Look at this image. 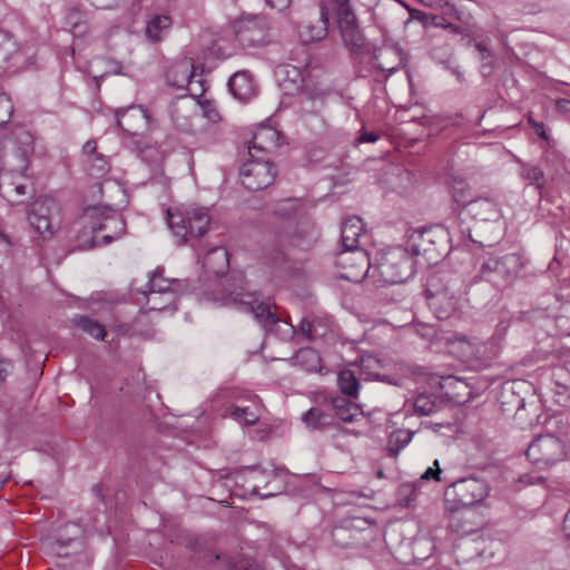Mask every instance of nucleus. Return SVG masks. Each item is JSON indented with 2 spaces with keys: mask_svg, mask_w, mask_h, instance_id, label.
<instances>
[{
  "mask_svg": "<svg viewBox=\"0 0 570 570\" xmlns=\"http://www.w3.org/2000/svg\"><path fill=\"white\" fill-rule=\"evenodd\" d=\"M230 92L240 101H247L256 94V85L248 71L235 72L228 81Z\"/></svg>",
  "mask_w": 570,
  "mask_h": 570,
  "instance_id": "b1692460",
  "label": "nucleus"
},
{
  "mask_svg": "<svg viewBox=\"0 0 570 570\" xmlns=\"http://www.w3.org/2000/svg\"><path fill=\"white\" fill-rule=\"evenodd\" d=\"M299 332L307 340H316L326 335L331 328L330 321L318 316L309 318H303L299 323Z\"/></svg>",
  "mask_w": 570,
  "mask_h": 570,
  "instance_id": "c85d7f7f",
  "label": "nucleus"
},
{
  "mask_svg": "<svg viewBox=\"0 0 570 570\" xmlns=\"http://www.w3.org/2000/svg\"><path fill=\"white\" fill-rule=\"evenodd\" d=\"M509 326H510L509 321H501L495 327V332L491 338V342L493 344H497L498 342H500L504 337Z\"/></svg>",
  "mask_w": 570,
  "mask_h": 570,
  "instance_id": "5fc2aeb1",
  "label": "nucleus"
},
{
  "mask_svg": "<svg viewBox=\"0 0 570 570\" xmlns=\"http://www.w3.org/2000/svg\"><path fill=\"white\" fill-rule=\"evenodd\" d=\"M448 283L440 287L435 278H432L425 291L429 306L439 320L450 318L458 307L460 286Z\"/></svg>",
  "mask_w": 570,
  "mask_h": 570,
  "instance_id": "4468645a",
  "label": "nucleus"
},
{
  "mask_svg": "<svg viewBox=\"0 0 570 570\" xmlns=\"http://www.w3.org/2000/svg\"><path fill=\"white\" fill-rule=\"evenodd\" d=\"M416 487L413 483H402L397 490L399 504L406 508L415 500Z\"/></svg>",
  "mask_w": 570,
  "mask_h": 570,
  "instance_id": "49530a36",
  "label": "nucleus"
},
{
  "mask_svg": "<svg viewBox=\"0 0 570 570\" xmlns=\"http://www.w3.org/2000/svg\"><path fill=\"white\" fill-rule=\"evenodd\" d=\"M453 493L458 503L470 507L481 502L489 493L487 482L478 478H466L454 482L446 494Z\"/></svg>",
  "mask_w": 570,
  "mask_h": 570,
  "instance_id": "f3484780",
  "label": "nucleus"
},
{
  "mask_svg": "<svg viewBox=\"0 0 570 570\" xmlns=\"http://www.w3.org/2000/svg\"><path fill=\"white\" fill-rule=\"evenodd\" d=\"M410 247L428 264H436L448 253V233L439 226L415 230L410 237Z\"/></svg>",
  "mask_w": 570,
  "mask_h": 570,
  "instance_id": "1a4fd4ad",
  "label": "nucleus"
},
{
  "mask_svg": "<svg viewBox=\"0 0 570 570\" xmlns=\"http://www.w3.org/2000/svg\"><path fill=\"white\" fill-rule=\"evenodd\" d=\"M475 49L480 53L481 72L484 77H489L493 71L492 53L484 42H476Z\"/></svg>",
  "mask_w": 570,
  "mask_h": 570,
  "instance_id": "c03bdc74",
  "label": "nucleus"
},
{
  "mask_svg": "<svg viewBox=\"0 0 570 570\" xmlns=\"http://www.w3.org/2000/svg\"><path fill=\"white\" fill-rule=\"evenodd\" d=\"M73 322L85 333H87L88 335H90L97 340L102 341L106 336L105 327L96 320H92L87 316H79V317L75 318Z\"/></svg>",
  "mask_w": 570,
  "mask_h": 570,
  "instance_id": "ea45409f",
  "label": "nucleus"
},
{
  "mask_svg": "<svg viewBox=\"0 0 570 570\" xmlns=\"http://www.w3.org/2000/svg\"><path fill=\"white\" fill-rule=\"evenodd\" d=\"M379 136L374 132L363 131L358 138L360 142H375Z\"/></svg>",
  "mask_w": 570,
  "mask_h": 570,
  "instance_id": "052dcab7",
  "label": "nucleus"
},
{
  "mask_svg": "<svg viewBox=\"0 0 570 570\" xmlns=\"http://www.w3.org/2000/svg\"><path fill=\"white\" fill-rule=\"evenodd\" d=\"M530 122L532 124V127L535 130L537 135H539L541 138H543L546 140L549 139V136L547 135L542 122L533 121L531 119H530Z\"/></svg>",
  "mask_w": 570,
  "mask_h": 570,
  "instance_id": "bf43d9fd",
  "label": "nucleus"
},
{
  "mask_svg": "<svg viewBox=\"0 0 570 570\" xmlns=\"http://www.w3.org/2000/svg\"><path fill=\"white\" fill-rule=\"evenodd\" d=\"M465 210L472 218L481 222L497 220L501 215L498 204L488 197L473 199Z\"/></svg>",
  "mask_w": 570,
  "mask_h": 570,
  "instance_id": "5701e85b",
  "label": "nucleus"
},
{
  "mask_svg": "<svg viewBox=\"0 0 570 570\" xmlns=\"http://www.w3.org/2000/svg\"><path fill=\"white\" fill-rule=\"evenodd\" d=\"M332 10L325 8V0L321 6L320 16L315 19L304 20L298 24V36L302 42L320 41L327 36L328 17Z\"/></svg>",
  "mask_w": 570,
  "mask_h": 570,
  "instance_id": "6ab92c4d",
  "label": "nucleus"
},
{
  "mask_svg": "<svg viewBox=\"0 0 570 570\" xmlns=\"http://www.w3.org/2000/svg\"><path fill=\"white\" fill-rule=\"evenodd\" d=\"M82 154L85 159L89 158L90 156H98L100 155L97 151V144L95 140H88L83 147H82Z\"/></svg>",
  "mask_w": 570,
  "mask_h": 570,
  "instance_id": "6e6d98bb",
  "label": "nucleus"
},
{
  "mask_svg": "<svg viewBox=\"0 0 570 570\" xmlns=\"http://www.w3.org/2000/svg\"><path fill=\"white\" fill-rule=\"evenodd\" d=\"M521 176L538 189H543L546 185L543 170L535 166L524 164L521 168Z\"/></svg>",
  "mask_w": 570,
  "mask_h": 570,
  "instance_id": "37998d69",
  "label": "nucleus"
},
{
  "mask_svg": "<svg viewBox=\"0 0 570 570\" xmlns=\"http://www.w3.org/2000/svg\"><path fill=\"white\" fill-rule=\"evenodd\" d=\"M233 283L225 285L224 294L213 296V302L222 305H232L242 312L253 314L254 318L265 328L272 330L281 322V317L276 314L275 304L269 299H259L256 293L247 292L244 287L242 276L233 277Z\"/></svg>",
  "mask_w": 570,
  "mask_h": 570,
  "instance_id": "f257e3e1",
  "label": "nucleus"
},
{
  "mask_svg": "<svg viewBox=\"0 0 570 570\" xmlns=\"http://www.w3.org/2000/svg\"><path fill=\"white\" fill-rule=\"evenodd\" d=\"M317 237L315 224L309 218L303 217L288 235V242L293 246L307 249L317 240Z\"/></svg>",
  "mask_w": 570,
  "mask_h": 570,
  "instance_id": "4be33fe9",
  "label": "nucleus"
},
{
  "mask_svg": "<svg viewBox=\"0 0 570 570\" xmlns=\"http://www.w3.org/2000/svg\"><path fill=\"white\" fill-rule=\"evenodd\" d=\"M302 208V202L297 198H288L279 202L274 209L277 217L289 219Z\"/></svg>",
  "mask_w": 570,
  "mask_h": 570,
  "instance_id": "a19ab883",
  "label": "nucleus"
},
{
  "mask_svg": "<svg viewBox=\"0 0 570 570\" xmlns=\"http://www.w3.org/2000/svg\"><path fill=\"white\" fill-rule=\"evenodd\" d=\"M521 268L522 261L518 254L490 256L481 262L475 278L490 283L494 288L503 289L514 282Z\"/></svg>",
  "mask_w": 570,
  "mask_h": 570,
  "instance_id": "39448f33",
  "label": "nucleus"
},
{
  "mask_svg": "<svg viewBox=\"0 0 570 570\" xmlns=\"http://www.w3.org/2000/svg\"><path fill=\"white\" fill-rule=\"evenodd\" d=\"M414 275V262L402 247H392L380 254L373 266V277L384 284H401Z\"/></svg>",
  "mask_w": 570,
  "mask_h": 570,
  "instance_id": "20e7f679",
  "label": "nucleus"
},
{
  "mask_svg": "<svg viewBox=\"0 0 570 570\" xmlns=\"http://www.w3.org/2000/svg\"><path fill=\"white\" fill-rule=\"evenodd\" d=\"M283 489H284L283 484H279L277 487H273L269 491L263 493L262 495L264 498H269V497H273V495H275L277 493H281L283 491Z\"/></svg>",
  "mask_w": 570,
  "mask_h": 570,
  "instance_id": "680f3d73",
  "label": "nucleus"
},
{
  "mask_svg": "<svg viewBox=\"0 0 570 570\" xmlns=\"http://www.w3.org/2000/svg\"><path fill=\"white\" fill-rule=\"evenodd\" d=\"M331 409L343 422H354L362 414L361 407L345 397H334L331 401Z\"/></svg>",
  "mask_w": 570,
  "mask_h": 570,
  "instance_id": "cd10ccee",
  "label": "nucleus"
},
{
  "mask_svg": "<svg viewBox=\"0 0 570 570\" xmlns=\"http://www.w3.org/2000/svg\"><path fill=\"white\" fill-rule=\"evenodd\" d=\"M382 367L381 361L372 355L363 356L361 358L360 377L365 381L382 380L379 370Z\"/></svg>",
  "mask_w": 570,
  "mask_h": 570,
  "instance_id": "e433bc0d",
  "label": "nucleus"
},
{
  "mask_svg": "<svg viewBox=\"0 0 570 570\" xmlns=\"http://www.w3.org/2000/svg\"><path fill=\"white\" fill-rule=\"evenodd\" d=\"M117 125L126 132L138 136L151 127V117L142 106H130L115 111Z\"/></svg>",
  "mask_w": 570,
  "mask_h": 570,
  "instance_id": "a211bd4d",
  "label": "nucleus"
},
{
  "mask_svg": "<svg viewBox=\"0 0 570 570\" xmlns=\"http://www.w3.org/2000/svg\"><path fill=\"white\" fill-rule=\"evenodd\" d=\"M364 224L357 216L346 218L342 225L341 239L343 249L358 248V238L364 234Z\"/></svg>",
  "mask_w": 570,
  "mask_h": 570,
  "instance_id": "bb28decb",
  "label": "nucleus"
},
{
  "mask_svg": "<svg viewBox=\"0 0 570 570\" xmlns=\"http://www.w3.org/2000/svg\"><path fill=\"white\" fill-rule=\"evenodd\" d=\"M302 421L312 430H322L332 424V414L322 407H312L302 414Z\"/></svg>",
  "mask_w": 570,
  "mask_h": 570,
  "instance_id": "2f4dec72",
  "label": "nucleus"
},
{
  "mask_svg": "<svg viewBox=\"0 0 570 570\" xmlns=\"http://www.w3.org/2000/svg\"><path fill=\"white\" fill-rule=\"evenodd\" d=\"M414 411L420 415H430L436 409V404L434 401L430 399L428 395H419L414 401Z\"/></svg>",
  "mask_w": 570,
  "mask_h": 570,
  "instance_id": "de8ad7c7",
  "label": "nucleus"
},
{
  "mask_svg": "<svg viewBox=\"0 0 570 570\" xmlns=\"http://www.w3.org/2000/svg\"><path fill=\"white\" fill-rule=\"evenodd\" d=\"M459 342L462 344V345H465L466 346V350H469V354L470 355H474V351H473V345L471 342H469L468 340H465V337H462L459 340Z\"/></svg>",
  "mask_w": 570,
  "mask_h": 570,
  "instance_id": "69168bd1",
  "label": "nucleus"
},
{
  "mask_svg": "<svg viewBox=\"0 0 570 570\" xmlns=\"http://www.w3.org/2000/svg\"><path fill=\"white\" fill-rule=\"evenodd\" d=\"M181 281L164 277V269L157 267L147 283L146 308L148 311H176L178 293L181 289Z\"/></svg>",
  "mask_w": 570,
  "mask_h": 570,
  "instance_id": "0eeeda50",
  "label": "nucleus"
},
{
  "mask_svg": "<svg viewBox=\"0 0 570 570\" xmlns=\"http://www.w3.org/2000/svg\"><path fill=\"white\" fill-rule=\"evenodd\" d=\"M12 112L13 105L10 98L3 92H0V128L10 121Z\"/></svg>",
  "mask_w": 570,
  "mask_h": 570,
  "instance_id": "09e8293b",
  "label": "nucleus"
},
{
  "mask_svg": "<svg viewBox=\"0 0 570 570\" xmlns=\"http://www.w3.org/2000/svg\"><path fill=\"white\" fill-rule=\"evenodd\" d=\"M187 108L184 106H175L171 110V119L175 126L183 130L188 131L191 129V122L189 116L186 115Z\"/></svg>",
  "mask_w": 570,
  "mask_h": 570,
  "instance_id": "a18cd8bd",
  "label": "nucleus"
},
{
  "mask_svg": "<svg viewBox=\"0 0 570 570\" xmlns=\"http://www.w3.org/2000/svg\"><path fill=\"white\" fill-rule=\"evenodd\" d=\"M561 387H562L563 390H560V391H559V390H557V394H559V395H561V396H562L564 393H566V394H568V393L570 392L568 387H566V386H561Z\"/></svg>",
  "mask_w": 570,
  "mask_h": 570,
  "instance_id": "774afa93",
  "label": "nucleus"
},
{
  "mask_svg": "<svg viewBox=\"0 0 570 570\" xmlns=\"http://www.w3.org/2000/svg\"><path fill=\"white\" fill-rule=\"evenodd\" d=\"M230 570H264V568L255 560L244 559L236 562Z\"/></svg>",
  "mask_w": 570,
  "mask_h": 570,
  "instance_id": "3c124183",
  "label": "nucleus"
},
{
  "mask_svg": "<svg viewBox=\"0 0 570 570\" xmlns=\"http://www.w3.org/2000/svg\"><path fill=\"white\" fill-rule=\"evenodd\" d=\"M3 163L12 171L23 174L33 153V137L22 127L16 128L3 142Z\"/></svg>",
  "mask_w": 570,
  "mask_h": 570,
  "instance_id": "9d476101",
  "label": "nucleus"
},
{
  "mask_svg": "<svg viewBox=\"0 0 570 570\" xmlns=\"http://www.w3.org/2000/svg\"><path fill=\"white\" fill-rule=\"evenodd\" d=\"M194 65L190 59L174 62L166 71L167 83L176 89H188L193 94Z\"/></svg>",
  "mask_w": 570,
  "mask_h": 570,
  "instance_id": "aec40b11",
  "label": "nucleus"
},
{
  "mask_svg": "<svg viewBox=\"0 0 570 570\" xmlns=\"http://www.w3.org/2000/svg\"><path fill=\"white\" fill-rule=\"evenodd\" d=\"M227 411L232 419L244 425H254L259 419L258 406L255 404L247 406L232 405Z\"/></svg>",
  "mask_w": 570,
  "mask_h": 570,
  "instance_id": "72a5a7b5",
  "label": "nucleus"
},
{
  "mask_svg": "<svg viewBox=\"0 0 570 570\" xmlns=\"http://www.w3.org/2000/svg\"><path fill=\"white\" fill-rule=\"evenodd\" d=\"M81 224L92 234L90 242L86 245L89 248L108 245L120 238L126 230L121 215L109 207L87 208L81 217Z\"/></svg>",
  "mask_w": 570,
  "mask_h": 570,
  "instance_id": "f03ea898",
  "label": "nucleus"
},
{
  "mask_svg": "<svg viewBox=\"0 0 570 570\" xmlns=\"http://www.w3.org/2000/svg\"><path fill=\"white\" fill-rule=\"evenodd\" d=\"M14 190H16L17 195L22 196V195H26L27 187L23 184H16L14 185Z\"/></svg>",
  "mask_w": 570,
  "mask_h": 570,
  "instance_id": "338daca9",
  "label": "nucleus"
},
{
  "mask_svg": "<svg viewBox=\"0 0 570 570\" xmlns=\"http://www.w3.org/2000/svg\"><path fill=\"white\" fill-rule=\"evenodd\" d=\"M414 431L399 429L391 433L389 438V451L394 455L404 449L412 440Z\"/></svg>",
  "mask_w": 570,
  "mask_h": 570,
  "instance_id": "58836bf2",
  "label": "nucleus"
},
{
  "mask_svg": "<svg viewBox=\"0 0 570 570\" xmlns=\"http://www.w3.org/2000/svg\"><path fill=\"white\" fill-rule=\"evenodd\" d=\"M238 42L245 47H258L268 41V26L262 16H245L234 23Z\"/></svg>",
  "mask_w": 570,
  "mask_h": 570,
  "instance_id": "dca6fc26",
  "label": "nucleus"
},
{
  "mask_svg": "<svg viewBox=\"0 0 570 570\" xmlns=\"http://www.w3.org/2000/svg\"><path fill=\"white\" fill-rule=\"evenodd\" d=\"M228 253L223 247L212 248L204 257V267L208 273L220 275L228 268Z\"/></svg>",
  "mask_w": 570,
  "mask_h": 570,
  "instance_id": "c756f323",
  "label": "nucleus"
},
{
  "mask_svg": "<svg viewBox=\"0 0 570 570\" xmlns=\"http://www.w3.org/2000/svg\"><path fill=\"white\" fill-rule=\"evenodd\" d=\"M336 265L341 268L340 277L350 282H361L365 276L373 277V266L367 253L361 248L343 249L336 256Z\"/></svg>",
  "mask_w": 570,
  "mask_h": 570,
  "instance_id": "2eb2a0df",
  "label": "nucleus"
},
{
  "mask_svg": "<svg viewBox=\"0 0 570 570\" xmlns=\"http://www.w3.org/2000/svg\"><path fill=\"white\" fill-rule=\"evenodd\" d=\"M293 360L295 364L302 366L308 372H316L321 368V356L311 347H304L297 351Z\"/></svg>",
  "mask_w": 570,
  "mask_h": 570,
  "instance_id": "f704fd0d",
  "label": "nucleus"
},
{
  "mask_svg": "<svg viewBox=\"0 0 570 570\" xmlns=\"http://www.w3.org/2000/svg\"><path fill=\"white\" fill-rule=\"evenodd\" d=\"M563 530L566 531L567 535L570 538V510L567 512V514L564 517Z\"/></svg>",
  "mask_w": 570,
  "mask_h": 570,
  "instance_id": "e2e57ef3",
  "label": "nucleus"
},
{
  "mask_svg": "<svg viewBox=\"0 0 570 570\" xmlns=\"http://www.w3.org/2000/svg\"><path fill=\"white\" fill-rule=\"evenodd\" d=\"M277 75L279 77L281 86H283L287 94L297 91L303 87L302 72L295 66H282L278 68Z\"/></svg>",
  "mask_w": 570,
  "mask_h": 570,
  "instance_id": "7c9ffc66",
  "label": "nucleus"
},
{
  "mask_svg": "<svg viewBox=\"0 0 570 570\" xmlns=\"http://www.w3.org/2000/svg\"><path fill=\"white\" fill-rule=\"evenodd\" d=\"M325 8L332 10V16L337 20L343 43L350 49L358 61L365 53L371 52V43L364 38L351 0H325Z\"/></svg>",
  "mask_w": 570,
  "mask_h": 570,
  "instance_id": "7ed1b4c3",
  "label": "nucleus"
},
{
  "mask_svg": "<svg viewBox=\"0 0 570 570\" xmlns=\"http://www.w3.org/2000/svg\"><path fill=\"white\" fill-rule=\"evenodd\" d=\"M248 157L239 169L243 186L253 191L268 187L276 176L273 164L264 156L255 155L252 149Z\"/></svg>",
  "mask_w": 570,
  "mask_h": 570,
  "instance_id": "ddd939ff",
  "label": "nucleus"
},
{
  "mask_svg": "<svg viewBox=\"0 0 570 570\" xmlns=\"http://www.w3.org/2000/svg\"><path fill=\"white\" fill-rule=\"evenodd\" d=\"M167 225L178 245L185 244L189 237H199L207 232L209 225L208 209L193 207L186 210L168 209Z\"/></svg>",
  "mask_w": 570,
  "mask_h": 570,
  "instance_id": "423d86ee",
  "label": "nucleus"
},
{
  "mask_svg": "<svg viewBox=\"0 0 570 570\" xmlns=\"http://www.w3.org/2000/svg\"><path fill=\"white\" fill-rule=\"evenodd\" d=\"M434 465L436 466L435 470L433 468H428L426 471L422 474L423 480H431V479H434L438 481L440 480L441 470L439 469L438 460L434 461Z\"/></svg>",
  "mask_w": 570,
  "mask_h": 570,
  "instance_id": "4d7b16f0",
  "label": "nucleus"
},
{
  "mask_svg": "<svg viewBox=\"0 0 570 570\" xmlns=\"http://www.w3.org/2000/svg\"><path fill=\"white\" fill-rule=\"evenodd\" d=\"M30 226L43 238L51 237L60 225V205L52 197H39L29 207Z\"/></svg>",
  "mask_w": 570,
  "mask_h": 570,
  "instance_id": "9b49d317",
  "label": "nucleus"
},
{
  "mask_svg": "<svg viewBox=\"0 0 570 570\" xmlns=\"http://www.w3.org/2000/svg\"><path fill=\"white\" fill-rule=\"evenodd\" d=\"M265 1L269 7L277 9L278 11H283V10L287 9L292 2V0H265Z\"/></svg>",
  "mask_w": 570,
  "mask_h": 570,
  "instance_id": "13d9d810",
  "label": "nucleus"
},
{
  "mask_svg": "<svg viewBox=\"0 0 570 570\" xmlns=\"http://www.w3.org/2000/svg\"><path fill=\"white\" fill-rule=\"evenodd\" d=\"M17 42L12 36L7 31L0 30V68L17 52Z\"/></svg>",
  "mask_w": 570,
  "mask_h": 570,
  "instance_id": "79ce46f5",
  "label": "nucleus"
},
{
  "mask_svg": "<svg viewBox=\"0 0 570 570\" xmlns=\"http://www.w3.org/2000/svg\"><path fill=\"white\" fill-rule=\"evenodd\" d=\"M72 543H77V546L80 548L81 547V542L80 541H77L76 539H72V538H69V539H66V540H62V539H57L55 540L52 543H51V549L55 553H57L58 556H68L67 552H63V549L67 547V546H70Z\"/></svg>",
  "mask_w": 570,
  "mask_h": 570,
  "instance_id": "8fccbe9b",
  "label": "nucleus"
},
{
  "mask_svg": "<svg viewBox=\"0 0 570 570\" xmlns=\"http://www.w3.org/2000/svg\"><path fill=\"white\" fill-rule=\"evenodd\" d=\"M279 140L281 134L278 130L267 125H259L254 131L248 150L252 149L255 155L265 157L266 154L281 145Z\"/></svg>",
  "mask_w": 570,
  "mask_h": 570,
  "instance_id": "412c9836",
  "label": "nucleus"
},
{
  "mask_svg": "<svg viewBox=\"0 0 570 570\" xmlns=\"http://www.w3.org/2000/svg\"><path fill=\"white\" fill-rule=\"evenodd\" d=\"M173 26L171 17L168 14H154L146 21L145 35L149 42L158 43L169 33Z\"/></svg>",
  "mask_w": 570,
  "mask_h": 570,
  "instance_id": "a878e982",
  "label": "nucleus"
},
{
  "mask_svg": "<svg viewBox=\"0 0 570 570\" xmlns=\"http://www.w3.org/2000/svg\"><path fill=\"white\" fill-rule=\"evenodd\" d=\"M362 379L351 370H343L337 375L338 389L343 394L356 399L360 390V380Z\"/></svg>",
  "mask_w": 570,
  "mask_h": 570,
  "instance_id": "473e14b6",
  "label": "nucleus"
},
{
  "mask_svg": "<svg viewBox=\"0 0 570 570\" xmlns=\"http://www.w3.org/2000/svg\"><path fill=\"white\" fill-rule=\"evenodd\" d=\"M202 109H203L204 117H206L208 120H210L213 122H216L219 120V118H220L219 112L215 108V106L212 105L210 102L203 104Z\"/></svg>",
  "mask_w": 570,
  "mask_h": 570,
  "instance_id": "864d4df0",
  "label": "nucleus"
},
{
  "mask_svg": "<svg viewBox=\"0 0 570 570\" xmlns=\"http://www.w3.org/2000/svg\"><path fill=\"white\" fill-rule=\"evenodd\" d=\"M567 455L564 442L553 434L538 435L528 446L527 456L538 468L547 469Z\"/></svg>",
  "mask_w": 570,
  "mask_h": 570,
  "instance_id": "f8f14e48",
  "label": "nucleus"
},
{
  "mask_svg": "<svg viewBox=\"0 0 570 570\" xmlns=\"http://www.w3.org/2000/svg\"><path fill=\"white\" fill-rule=\"evenodd\" d=\"M421 544H428L429 546V553H431V551L433 550V544L429 540H426V539H422V540L417 539V540H415L414 548L416 549Z\"/></svg>",
  "mask_w": 570,
  "mask_h": 570,
  "instance_id": "0e129e2a",
  "label": "nucleus"
},
{
  "mask_svg": "<svg viewBox=\"0 0 570 570\" xmlns=\"http://www.w3.org/2000/svg\"><path fill=\"white\" fill-rule=\"evenodd\" d=\"M451 193L453 200L462 205L464 208L469 206L473 199L471 198L472 191L468 183L463 179L455 178L452 181Z\"/></svg>",
  "mask_w": 570,
  "mask_h": 570,
  "instance_id": "4c0bfd02",
  "label": "nucleus"
},
{
  "mask_svg": "<svg viewBox=\"0 0 570 570\" xmlns=\"http://www.w3.org/2000/svg\"><path fill=\"white\" fill-rule=\"evenodd\" d=\"M405 57L403 51L395 46H383L374 48L371 45V52L365 53L357 61L360 65L358 73L362 77L374 76L379 79L380 76L389 78L393 72L404 65Z\"/></svg>",
  "mask_w": 570,
  "mask_h": 570,
  "instance_id": "6e6552de",
  "label": "nucleus"
},
{
  "mask_svg": "<svg viewBox=\"0 0 570 570\" xmlns=\"http://www.w3.org/2000/svg\"><path fill=\"white\" fill-rule=\"evenodd\" d=\"M83 164L87 174L94 178H102L110 170L109 160L102 154L98 156H90L83 160Z\"/></svg>",
  "mask_w": 570,
  "mask_h": 570,
  "instance_id": "c9c22d12",
  "label": "nucleus"
},
{
  "mask_svg": "<svg viewBox=\"0 0 570 570\" xmlns=\"http://www.w3.org/2000/svg\"><path fill=\"white\" fill-rule=\"evenodd\" d=\"M13 364L11 360L0 356V384L11 374Z\"/></svg>",
  "mask_w": 570,
  "mask_h": 570,
  "instance_id": "603ef678",
  "label": "nucleus"
},
{
  "mask_svg": "<svg viewBox=\"0 0 570 570\" xmlns=\"http://www.w3.org/2000/svg\"><path fill=\"white\" fill-rule=\"evenodd\" d=\"M358 519L344 520L335 525L331 532L333 543L342 549L354 547L358 543V532L355 522Z\"/></svg>",
  "mask_w": 570,
  "mask_h": 570,
  "instance_id": "393cba45",
  "label": "nucleus"
}]
</instances>
